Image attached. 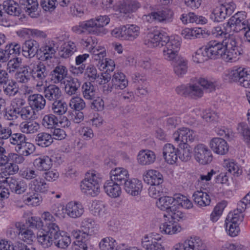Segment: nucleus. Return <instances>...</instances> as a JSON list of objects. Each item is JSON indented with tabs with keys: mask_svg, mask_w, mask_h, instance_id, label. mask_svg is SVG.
Masks as SVG:
<instances>
[{
	"mask_svg": "<svg viewBox=\"0 0 250 250\" xmlns=\"http://www.w3.org/2000/svg\"><path fill=\"white\" fill-rule=\"evenodd\" d=\"M53 157L47 155L41 156L33 162L34 166L40 171H47L52 166Z\"/></svg>",
	"mask_w": 250,
	"mask_h": 250,
	"instance_id": "nucleus-29",
	"label": "nucleus"
},
{
	"mask_svg": "<svg viewBox=\"0 0 250 250\" xmlns=\"http://www.w3.org/2000/svg\"><path fill=\"white\" fill-rule=\"evenodd\" d=\"M167 40L164 43V47L167 48L168 51H174L175 52L178 54L181 46V42L179 37H174L169 39L167 36Z\"/></svg>",
	"mask_w": 250,
	"mask_h": 250,
	"instance_id": "nucleus-55",
	"label": "nucleus"
},
{
	"mask_svg": "<svg viewBox=\"0 0 250 250\" xmlns=\"http://www.w3.org/2000/svg\"><path fill=\"white\" fill-rule=\"evenodd\" d=\"M19 116L22 120H28L36 118L35 111L30 106H25L22 111L19 112Z\"/></svg>",
	"mask_w": 250,
	"mask_h": 250,
	"instance_id": "nucleus-64",
	"label": "nucleus"
},
{
	"mask_svg": "<svg viewBox=\"0 0 250 250\" xmlns=\"http://www.w3.org/2000/svg\"><path fill=\"white\" fill-rule=\"evenodd\" d=\"M224 165L228 171L234 176H239L242 173V170L240 168L239 166L233 160H225Z\"/></svg>",
	"mask_w": 250,
	"mask_h": 250,
	"instance_id": "nucleus-60",
	"label": "nucleus"
},
{
	"mask_svg": "<svg viewBox=\"0 0 250 250\" xmlns=\"http://www.w3.org/2000/svg\"><path fill=\"white\" fill-rule=\"evenodd\" d=\"M53 240L55 246L60 249H65L71 243L70 237L66 235L64 232L58 235Z\"/></svg>",
	"mask_w": 250,
	"mask_h": 250,
	"instance_id": "nucleus-50",
	"label": "nucleus"
},
{
	"mask_svg": "<svg viewBox=\"0 0 250 250\" xmlns=\"http://www.w3.org/2000/svg\"><path fill=\"white\" fill-rule=\"evenodd\" d=\"M235 8L236 4L233 2L225 3L213 10L210 18L214 21H222L227 17L230 16Z\"/></svg>",
	"mask_w": 250,
	"mask_h": 250,
	"instance_id": "nucleus-6",
	"label": "nucleus"
},
{
	"mask_svg": "<svg viewBox=\"0 0 250 250\" xmlns=\"http://www.w3.org/2000/svg\"><path fill=\"white\" fill-rule=\"evenodd\" d=\"M20 129L22 133L33 134L37 132L40 128V125L36 121H24L20 124Z\"/></svg>",
	"mask_w": 250,
	"mask_h": 250,
	"instance_id": "nucleus-39",
	"label": "nucleus"
},
{
	"mask_svg": "<svg viewBox=\"0 0 250 250\" xmlns=\"http://www.w3.org/2000/svg\"><path fill=\"white\" fill-rule=\"evenodd\" d=\"M82 92L86 99L92 100L95 98V87L90 82H85L83 84Z\"/></svg>",
	"mask_w": 250,
	"mask_h": 250,
	"instance_id": "nucleus-51",
	"label": "nucleus"
},
{
	"mask_svg": "<svg viewBox=\"0 0 250 250\" xmlns=\"http://www.w3.org/2000/svg\"><path fill=\"white\" fill-rule=\"evenodd\" d=\"M44 231L53 239L60 234L63 233V231L60 230L59 226L53 222L46 223L44 227Z\"/></svg>",
	"mask_w": 250,
	"mask_h": 250,
	"instance_id": "nucleus-54",
	"label": "nucleus"
},
{
	"mask_svg": "<svg viewBox=\"0 0 250 250\" xmlns=\"http://www.w3.org/2000/svg\"><path fill=\"white\" fill-rule=\"evenodd\" d=\"M110 19L108 16H99L95 19L80 22L79 25L72 27V31L78 34L87 33L96 35L106 34L108 30L104 27L108 24Z\"/></svg>",
	"mask_w": 250,
	"mask_h": 250,
	"instance_id": "nucleus-1",
	"label": "nucleus"
},
{
	"mask_svg": "<svg viewBox=\"0 0 250 250\" xmlns=\"http://www.w3.org/2000/svg\"><path fill=\"white\" fill-rule=\"evenodd\" d=\"M39 43L34 40L25 41L21 46L22 55L26 58H33L39 52Z\"/></svg>",
	"mask_w": 250,
	"mask_h": 250,
	"instance_id": "nucleus-14",
	"label": "nucleus"
},
{
	"mask_svg": "<svg viewBox=\"0 0 250 250\" xmlns=\"http://www.w3.org/2000/svg\"><path fill=\"white\" fill-rule=\"evenodd\" d=\"M36 144L40 146L46 147L53 143V138L50 134L46 132H40L35 138Z\"/></svg>",
	"mask_w": 250,
	"mask_h": 250,
	"instance_id": "nucleus-41",
	"label": "nucleus"
},
{
	"mask_svg": "<svg viewBox=\"0 0 250 250\" xmlns=\"http://www.w3.org/2000/svg\"><path fill=\"white\" fill-rule=\"evenodd\" d=\"M174 203V199L169 196H163L159 199L157 202V206L161 210L166 211L167 214L169 212V210H171L175 204Z\"/></svg>",
	"mask_w": 250,
	"mask_h": 250,
	"instance_id": "nucleus-40",
	"label": "nucleus"
},
{
	"mask_svg": "<svg viewBox=\"0 0 250 250\" xmlns=\"http://www.w3.org/2000/svg\"><path fill=\"white\" fill-rule=\"evenodd\" d=\"M167 36L163 32L159 30L150 32L145 37L144 43L148 47L164 46V43L167 41Z\"/></svg>",
	"mask_w": 250,
	"mask_h": 250,
	"instance_id": "nucleus-7",
	"label": "nucleus"
},
{
	"mask_svg": "<svg viewBox=\"0 0 250 250\" xmlns=\"http://www.w3.org/2000/svg\"><path fill=\"white\" fill-rule=\"evenodd\" d=\"M244 218V215L239 212H236V210L232 212H229L228 215L226 220L225 225L227 227L228 226V224L230 223L234 224V225L239 226V224L241 223Z\"/></svg>",
	"mask_w": 250,
	"mask_h": 250,
	"instance_id": "nucleus-53",
	"label": "nucleus"
},
{
	"mask_svg": "<svg viewBox=\"0 0 250 250\" xmlns=\"http://www.w3.org/2000/svg\"><path fill=\"white\" fill-rule=\"evenodd\" d=\"M102 179L95 173H88L86 177L81 182L82 191L91 197H95L100 192Z\"/></svg>",
	"mask_w": 250,
	"mask_h": 250,
	"instance_id": "nucleus-3",
	"label": "nucleus"
},
{
	"mask_svg": "<svg viewBox=\"0 0 250 250\" xmlns=\"http://www.w3.org/2000/svg\"><path fill=\"white\" fill-rule=\"evenodd\" d=\"M32 77V70L27 65L23 66L15 74V78L21 83H27Z\"/></svg>",
	"mask_w": 250,
	"mask_h": 250,
	"instance_id": "nucleus-35",
	"label": "nucleus"
},
{
	"mask_svg": "<svg viewBox=\"0 0 250 250\" xmlns=\"http://www.w3.org/2000/svg\"><path fill=\"white\" fill-rule=\"evenodd\" d=\"M156 21L163 23H169L173 20V12L169 9L165 8L161 10L154 11Z\"/></svg>",
	"mask_w": 250,
	"mask_h": 250,
	"instance_id": "nucleus-30",
	"label": "nucleus"
},
{
	"mask_svg": "<svg viewBox=\"0 0 250 250\" xmlns=\"http://www.w3.org/2000/svg\"><path fill=\"white\" fill-rule=\"evenodd\" d=\"M181 229L180 226L170 221L165 222L160 226L161 232L167 234H173L177 232H180Z\"/></svg>",
	"mask_w": 250,
	"mask_h": 250,
	"instance_id": "nucleus-49",
	"label": "nucleus"
},
{
	"mask_svg": "<svg viewBox=\"0 0 250 250\" xmlns=\"http://www.w3.org/2000/svg\"><path fill=\"white\" fill-rule=\"evenodd\" d=\"M117 243L111 237L103 238L99 243V247L101 250H114Z\"/></svg>",
	"mask_w": 250,
	"mask_h": 250,
	"instance_id": "nucleus-56",
	"label": "nucleus"
},
{
	"mask_svg": "<svg viewBox=\"0 0 250 250\" xmlns=\"http://www.w3.org/2000/svg\"><path fill=\"white\" fill-rule=\"evenodd\" d=\"M246 18L247 15L245 12H238L230 17L227 22V26L235 32L246 30L249 25Z\"/></svg>",
	"mask_w": 250,
	"mask_h": 250,
	"instance_id": "nucleus-5",
	"label": "nucleus"
},
{
	"mask_svg": "<svg viewBox=\"0 0 250 250\" xmlns=\"http://www.w3.org/2000/svg\"><path fill=\"white\" fill-rule=\"evenodd\" d=\"M140 6V4L135 0H126L120 4L119 9L121 13L127 14L135 12Z\"/></svg>",
	"mask_w": 250,
	"mask_h": 250,
	"instance_id": "nucleus-36",
	"label": "nucleus"
},
{
	"mask_svg": "<svg viewBox=\"0 0 250 250\" xmlns=\"http://www.w3.org/2000/svg\"><path fill=\"white\" fill-rule=\"evenodd\" d=\"M182 36L185 39L193 40L203 36V30L200 28H186L181 32Z\"/></svg>",
	"mask_w": 250,
	"mask_h": 250,
	"instance_id": "nucleus-43",
	"label": "nucleus"
},
{
	"mask_svg": "<svg viewBox=\"0 0 250 250\" xmlns=\"http://www.w3.org/2000/svg\"><path fill=\"white\" fill-rule=\"evenodd\" d=\"M178 149V157L182 161L187 162L191 157V148L188 144H179Z\"/></svg>",
	"mask_w": 250,
	"mask_h": 250,
	"instance_id": "nucleus-48",
	"label": "nucleus"
},
{
	"mask_svg": "<svg viewBox=\"0 0 250 250\" xmlns=\"http://www.w3.org/2000/svg\"><path fill=\"white\" fill-rule=\"evenodd\" d=\"M120 185L110 180H107L104 184V188L109 196L112 198H117L121 194Z\"/></svg>",
	"mask_w": 250,
	"mask_h": 250,
	"instance_id": "nucleus-32",
	"label": "nucleus"
},
{
	"mask_svg": "<svg viewBox=\"0 0 250 250\" xmlns=\"http://www.w3.org/2000/svg\"><path fill=\"white\" fill-rule=\"evenodd\" d=\"M58 119L55 115L49 114L43 116L42 124L46 128L52 129L58 125Z\"/></svg>",
	"mask_w": 250,
	"mask_h": 250,
	"instance_id": "nucleus-57",
	"label": "nucleus"
},
{
	"mask_svg": "<svg viewBox=\"0 0 250 250\" xmlns=\"http://www.w3.org/2000/svg\"><path fill=\"white\" fill-rule=\"evenodd\" d=\"M58 47L54 41H50L39 47L40 59L42 61H46L55 56Z\"/></svg>",
	"mask_w": 250,
	"mask_h": 250,
	"instance_id": "nucleus-13",
	"label": "nucleus"
},
{
	"mask_svg": "<svg viewBox=\"0 0 250 250\" xmlns=\"http://www.w3.org/2000/svg\"><path fill=\"white\" fill-rule=\"evenodd\" d=\"M112 82L115 89H123L128 85V80L125 75L121 72L114 73Z\"/></svg>",
	"mask_w": 250,
	"mask_h": 250,
	"instance_id": "nucleus-37",
	"label": "nucleus"
},
{
	"mask_svg": "<svg viewBox=\"0 0 250 250\" xmlns=\"http://www.w3.org/2000/svg\"><path fill=\"white\" fill-rule=\"evenodd\" d=\"M167 214H164V217H170L172 220L175 221H180V220L184 219L186 217L185 214L175 206Z\"/></svg>",
	"mask_w": 250,
	"mask_h": 250,
	"instance_id": "nucleus-62",
	"label": "nucleus"
},
{
	"mask_svg": "<svg viewBox=\"0 0 250 250\" xmlns=\"http://www.w3.org/2000/svg\"><path fill=\"white\" fill-rule=\"evenodd\" d=\"M203 243L199 237H191L182 243L183 250H199Z\"/></svg>",
	"mask_w": 250,
	"mask_h": 250,
	"instance_id": "nucleus-44",
	"label": "nucleus"
},
{
	"mask_svg": "<svg viewBox=\"0 0 250 250\" xmlns=\"http://www.w3.org/2000/svg\"><path fill=\"white\" fill-rule=\"evenodd\" d=\"M67 75V68L63 65L58 64L50 72V79L54 83H62Z\"/></svg>",
	"mask_w": 250,
	"mask_h": 250,
	"instance_id": "nucleus-21",
	"label": "nucleus"
},
{
	"mask_svg": "<svg viewBox=\"0 0 250 250\" xmlns=\"http://www.w3.org/2000/svg\"><path fill=\"white\" fill-rule=\"evenodd\" d=\"M124 186L126 192L134 196L140 194L143 188L142 182L136 178L128 179Z\"/></svg>",
	"mask_w": 250,
	"mask_h": 250,
	"instance_id": "nucleus-18",
	"label": "nucleus"
},
{
	"mask_svg": "<svg viewBox=\"0 0 250 250\" xmlns=\"http://www.w3.org/2000/svg\"><path fill=\"white\" fill-rule=\"evenodd\" d=\"M143 179L145 182L150 185H160L164 181L162 174L159 171L153 169L145 172Z\"/></svg>",
	"mask_w": 250,
	"mask_h": 250,
	"instance_id": "nucleus-19",
	"label": "nucleus"
},
{
	"mask_svg": "<svg viewBox=\"0 0 250 250\" xmlns=\"http://www.w3.org/2000/svg\"><path fill=\"white\" fill-rule=\"evenodd\" d=\"M2 86L3 93L8 97H13L19 92L18 83L13 79L9 78Z\"/></svg>",
	"mask_w": 250,
	"mask_h": 250,
	"instance_id": "nucleus-31",
	"label": "nucleus"
},
{
	"mask_svg": "<svg viewBox=\"0 0 250 250\" xmlns=\"http://www.w3.org/2000/svg\"><path fill=\"white\" fill-rule=\"evenodd\" d=\"M16 151L21 154L25 156H28L32 153L35 150V146L31 143L27 142L25 141L23 144L19 146Z\"/></svg>",
	"mask_w": 250,
	"mask_h": 250,
	"instance_id": "nucleus-52",
	"label": "nucleus"
},
{
	"mask_svg": "<svg viewBox=\"0 0 250 250\" xmlns=\"http://www.w3.org/2000/svg\"><path fill=\"white\" fill-rule=\"evenodd\" d=\"M95 226V223L92 219L86 218L83 221L80 229L72 231V235L76 239L74 244L79 250H93L89 240Z\"/></svg>",
	"mask_w": 250,
	"mask_h": 250,
	"instance_id": "nucleus-2",
	"label": "nucleus"
},
{
	"mask_svg": "<svg viewBox=\"0 0 250 250\" xmlns=\"http://www.w3.org/2000/svg\"><path fill=\"white\" fill-rule=\"evenodd\" d=\"M155 153L149 150H142L138 154L137 160L141 165H148L152 164L155 160Z\"/></svg>",
	"mask_w": 250,
	"mask_h": 250,
	"instance_id": "nucleus-33",
	"label": "nucleus"
},
{
	"mask_svg": "<svg viewBox=\"0 0 250 250\" xmlns=\"http://www.w3.org/2000/svg\"><path fill=\"white\" fill-rule=\"evenodd\" d=\"M225 44L216 41H211L206 45L205 53L207 58L211 59L222 58L223 54L226 51Z\"/></svg>",
	"mask_w": 250,
	"mask_h": 250,
	"instance_id": "nucleus-8",
	"label": "nucleus"
},
{
	"mask_svg": "<svg viewBox=\"0 0 250 250\" xmlns=\"http://www.w3.org/2000/svg\"><path fill=\"white\" fill-rule=\"evenodd\" d=\"M21 51V45L15 42L10 43L7 44L4 49V51L6 53L8 58L10 57V55H19Z\"/></svg>",
	"mask_w": 250,
	"mask_h": 250,
	"instance_id": "nucleus-61",
	"label": "nucleus"
},
{
	"mask_svg": "<svg viewBox=\"0 0 250 250\" xmlns=\"http://www.w3.org/2000/svg\"><path fill=\"white\" fill-rule=\"evenodd\" d=\"M65 213L70 218L76 219L80 217L84 212L83 205L78 202H70L64 208Z\"/></svg>",
	"mask_w": 250,
	"mask_h": 250,
	"instance_id": "nucleus-15",
	"label": "nucleus"
},
{
	"mask_svg": "<svg viewBox=\"0 0 250 250\" xmlns=\"http://www.w3.org/2000/svg\"><path fill=\"white\" fill-rule=\"evenodd\" d=\"M70 106L76 110L80 111L85 107V104L83 100L79 97H73L69 103Z\"/></svg>",
	"mask_w": 250,
	"mask_h": 250,
	"instance_id": "nucleus-63",
	"label": "nucleus"
},
{
	"mask_svg": "<svg viewBox=\"0 0 250 250\" xmlns=\"http://www.w3.org/2000/svg\"><path fill=\"white\" fill-rule=\"evenodd\" d=\"M225 47L226 51L223 54L222 59L227 62L235 61L237 57L241 54L240 48L238 46L235 39L233 37L227 40Z\"/></svg>",
	"mask_w": 250,
	"mask_h": 250,
	"instance_id": "nucleus-9",
	"label": "nucleus"
},
{
	"mask_svg": "<svg viewBox=\"0 0 250 250\" xmlns=\"http://www.w3.org/2000/svg\"><path fill=\"white\" fill-rule=\"evenodd\" d=\"M43 94L47 101L53 102L60 99L62 95L61 89L55 84H49L43 87Z\"/></svg>",
	"mask_w": 250,
	"mask_h": 250,
	"instance_id": "nucleus-16",
	"label": "nucleus"
},
{
	"mask_svg": "<svg viewBox=\"0 0 250 250\" xmlns=\"http://www.w3.org/2000/svg\"><path fill=\"white\" fill-rule=\"evenodd\" d=\"M176 142L181 141L180 144H188L192 143L196 139V133L188 128L182 127L179 128L173 134Z\"/></svg>",
	"mask_w": 250,
	"mask_h": 250,
	"instance_id": "nucleus-12",
	"label": "nucleus"
},
{
	"mask_svg": "<svg viewBox=\"0 0 250 250\" xmlns=\"http://www.w3.org/2000/svg\"><path fill=\"white\" fill-rule=\"evenodd\" d=\"M3 7L8 15L19 16L21 14V9L19 4L13 0H5L3 3Z\"/></svg>",
	"mask_w": 250,
	"mask_h": 250,
	"instance_id": "nucleus-42",
	"label": "nucleus"
},
{
	"mask_svg": "<svg viewBox=\"0 0 250 250\" xmlns=\"http://www.w3.org/2000/svg\"><path fill=\"white\" fill-rule=\"evenodd\" d=\"M176 92L181 95L196 99L203 96V90L197 84L181 85L176 88Z\"/></svg>",
	"mask_w": 250,
	"mask_h": 250,
	"instance_id": "nucleus-10",
	"label": "nucleus"
},
{
	"mask_svg": "<svg viewBox=\"0 0 250 250\" xmlns=\"http://www.w3.org/2000/svg\"><path fill=\"white\" fill-rule=\"evenodd\" d=\"M38 242L43 248L50 247L53 243V239L46 232L38 234L37 236Z\"/></svg>",
	"mask_w": 250,
	"mask_h": 250,
	"instance_id": "nucleus-58",
	"label": "nucleus"
},
{
	"mask_svg": "<svg viewBox=\"0 0 250 250\" xmlns=\"http://www.w3.org/2000/svg\"><path fill=\"white\" fill-rule=\"evenodd\" d=\"M140 34V28L134 24H127L116 28L111 32L113 36L121 40L132 41Z\"/></svg>",
	"mask_w": 250,
	"mask_h": 250,
	"instance_id": "nucleus-4",
	"label": "nucleus"
},
{
	"mask_svg": "<svg viewBox=\"0 0 250 250\" xmlns=\"http://www.w3.org/2000/svg\"><path fill=\"white\" fill-rule=\"evenodd\" d=\"M6 135H5L3 140L9 139V143L14 146L15 150L18 148V146L21 145L27 140L25 135L21 133H12V130L9 128Z\"/></svg>",
	"mask_w": 250,
	"mask_h": 250,
	"instance_id": "nucleus-25",
	"label": "nucleus"
},
{
	"mask_svg": "<svg viewBox=\"0 0 250 250\" xmlns=\"http://www.w3.org/2000/svg\"><path fill=\"white\" fill-rule=\"evenodd\" d=\"M6 182L11 191L18 194L23 193L27 188V184L23 179L8 178Z\"/></svg>",
	"mask_w": 250,
	"mask_h": 250,
	"instance_id": "nucleus-17",
	"label": "nucleus"
},
{
	"mask_svg": "<svg viewBox=\"0 0 250 250\" xmlns=\"http://www.w3.org/2000/svg\"><path fill=\"white\" fill-rule=\"evenodd\" d=\"M141 244L146 250H165L164 247L152 235H146L144 236L142 239Z\"/></svg>",
	"mask_w": 250,
	"mask_h": 250,
	"instance_id": "nucleus-28",
	"label": "nucleus"
},
{
	"mask_svg": "<svg viewBox=\"0 0 250 250\" xmlns=\"http://www.w3.org/2000/svg\"><path fill=\"white\" fill-rule=\"evenodd\" d=\"M32 70V78L36 81L42 83L46 81L45 79L48 75L49 71L46 66L40 62L34 66Z\"/></svg>",
	"mask_w": 250,
	"mask_h": 250,
	"instance_id": "nucleus-27",
	"label": "nucleus"
},
{
	"mask_svg": "<svg viewBox=\"0 0 250 250\" xmlns=\"http://www.w3.org/2000/svg\"><path fill=\"white\" fill-rule=\"evenodd\" d=\"M23 66L22 60L18 57H15L9 60L7 64V69L9 73L19 71Z\"/></svg>",
	"mask_w": 250,
	"mask_h": 250,
	"instance_id": "nucleus-59",
	"label": "nucleus"
},
{
	"mask_svg": "<svg viewBox=\"0 0 250 250\" xmlns=\"http://www.w3.org/2000/svg\"><path fill=\"white\" fill-rule=\"evenodd\" d=\"M210 146L212 151L219 155H225L229 151L227 142L220 138H214L210 142Z\"/></svg>",
	"mask_w": 250,
	"mask_h": 250,
	"instance_id": "nucleus-20",
	"label": "nucleus"
},
{
	"mask_svg": "<svg viewBox=\"0 0 250 250\" xmlns=\"http://www.w3.org/2000/svg\"><path fill=\"white\" fill-rule=\"evenodd\" d=\"M174 71L178 77H181L185 75L188 70V61L183 58H178L174 65Z\"/></svg>",
	"mask_w": 250,
	"mask_h": 250,
	"instance_id": "nucleus-46",
	"label": "nucleus"
},
{
	"mask_svg": "<svg viewBox=\"0 0 250 250\" xmlns=\"http://www.w3.org/2000/svg\"><path fill=\"white\" fill-rule=\"evenodd\" d=\"M247 72L245 68H234L228 74L229 80L231 82H237L239 83Z\"/></svg>",
	"mask_w": 250,
	"mask_h": 250,
	"instance_id": "nucleus-45",
	"label": "nucleus"
},
{
	"mask_svg": "<svg viewBox=\"0 0 250 250\" xmlns=\"http://www.w3.org/2000/svg\"><path fill=\"white\" fill-rule=\"evenodd\" d=\"M67 104L65 102L62 100H57L53 102L51 109L53 112L58 115H62L64 114L67 110Z\"/></svg>",
	"mask_w": 250,
	"mask_h": 250,
	"instance_id": "nucleus-47",
	"label": "nucleus"
},
{
	"mask_svg": "<svg viewBox=\"0 0 250 250\" xmlns=\"http://www.w3.org/2000/svg\"><path fill=\"white\" fill-rule=\"evenodd\" d=\"M163 154L165 161L169 164H174L178 159V149L171 144H167L164 146Z\"/></svg>",
	"mask_w": 250,
	"mask_h": 250,
	"instance_id": "nucleus-23",
	"label": "nucleus"
},
{
	"mask_svg": "<svg viewBox=\"0 0 250 250\" xmlns=\"http://www.w3.org/2000/svg\"><path fill=\"white\" fill-rule=\"evenodd\" d=\"M193 200L195 204L199 207H205L210 203L209 196L206 193L201 190H197L193 194Z\"/></svg>",
	"mask_w": 250,
	"mask_h": 250,
	"instance_id": "nucleus-38",
	"label": "nucleus"
},
{
	"mask_svg": "<svg viewBox=\"0 0 250 250\" xmlns=\"http://www.w3.org/2000/svg\"><path fill=\"white\" fill-rule=\"evenodd\" d=\"M196 161L201 165H207L212 160V155L208 147L202 144L196 146L194 148Z\"/></svg>",
	"mask_w": 250,
	"mask_h": 250,
	"instance_id": "nucleus-11",
	"label": "nucleus"
},
{
	"mask_svg": "<svg viewBox=\"0 0 250 250\" xmlns=\"http://www.w3.org/2000/svg\"><path fill=\"white\" fill-rule=\"evenodd\" d=\"M64 84V92L68 96L77 94L81 86V82L77 79L68 77L62 82Z\"/></svg>",
	"mask_w": 250,
	"mask_h": 250,
	"instance_id": "nucleus-24",
	"label": "nucleus"
},
{
	"mask_svg": "<svg viewBox=\"0 0 250 250\" xmlns=\"http://www.w3.org/2000/svg\"><path fill=\"white\" fill-rule=\"evenodd\" d=\"M180 19L184 24H187L189 23L205 24L208 22V20L205 17L197 15L193 12L182 14Z\"/></svg>",
	"mask_w": 250,
	"mask_h": 250,
	"instance_id": "nucleus-26",
	"label": "nucleus"
},
{
	"mask_svg": "<svg viewBox=\"0 0 250 250\" xmlns=\"http://www.w3.org/2000/svg\"><path fill=\"white\" fill-rule=\"evenodd\" d=\"M110 179L119 185H124L129 179L128 171L122 167L116 168L110 171Z\"/></svg>",
	"mask_w": 250,
	"mask_h": 250,
	"instance_id": "nucleus-22",
	"label": "nucleus"
},
{
	"mask_svg": "<svg viewBox=\"0 0 250 250\" xmlns=\"http://www.w3.org/2000/svg\"><path fill=\"white\" fill-rule=\"evenodd\" d=\"M28 101L30 106L34 110H41L43 109L46 104V100L43 95L36 94L30 95L28 97Z\"/></svg>",
	"mask_w": 250,
	"mask_h": 250,
	"instance_id": "nucleus-34",
	"label": "nucleus"
}]
</instances>
